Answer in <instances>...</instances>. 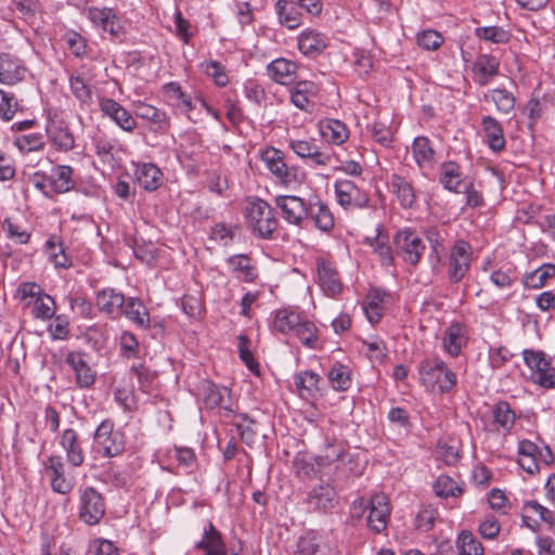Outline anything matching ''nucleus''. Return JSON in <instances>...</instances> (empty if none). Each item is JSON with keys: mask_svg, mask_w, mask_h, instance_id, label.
<instances>
[{"mask_svg": "<svg viewBox=\"0 0 555 555\" xmlns=\"http://www.w3.org/2000/svg\"><path fill=\"white\" fill-rule=\"evenodd\" d=\"M418 375L426 389L440 393L450 392L457 384L456 374L438 356L422 360Z\"/></svg>", "mask_w": 555, "mask_h": 555, "instance_id": "1", "label": "nucleus"}, {"mask_svg": "<svg viewBox=\"0 0 555 555\" xmlns=\"http://www.w3.org/2000/svg\"><path fill=\"white\" fill-rule=\"evenodd\" d=\"M30 183L46 197L53 198L74 190V168L68 165L52 166L49 172L36 171L29 177Z\"/></svg>", "mask_w": 555, "mask_h": 555, "instance_id": "2", "label": "nucleus"}, {"mask_svg": "<svg viewBox=\"0 0 555 555\" xmlns=\"http://www.w3.org/2000/svg\"><path fill=\"white\" fill-rule=\"evenodd\" d=\"M251 233L262 240H273L279 227L274 208L261 198L249 201L245 211Z\"/></svg>", "mask_w": 555, "mask_h": 555, "instance_id": "3", "label": "nucleus"}, {"mask_svg": "<svg viewBox=\"0 0 555 555\" xmlns=\"http://www.w3.org/2000/svg\"><path fill=\"white\" fill-rule=\"evenodd\" d=\"M262 163L276 181L284 186H295L306 179L305 171L298 166H288L284 153L275 147H266L260 155Z\"/></svg>", "mask_w": 555, "mask_h": 555, "instance_id": "4", "label": "nucleus"}, {"mask_svg": "<svg viewBox=\"0 0 555 555\" xmlns=\"http://www.w3.org/2000/svg\"><path fill=\"white\" fill-rule=\"evenodd\" d=\"M125 450V435L115 429L112 420L100 423L93 434V452L103 459L118 456Z\"/></svg>", "mask_w": 555, "mask_h": 555, "instance_id": "5", "label": "nucleus"}, {"mask_svg": "<svg viewBox=\"0 0 555 555\" xmlns=\"http://www.w3.org/2000/svg\"><path fill=\"white\" fill-rule=\"evenodd\" d=\"M524 361L531 370V382L545 389H555V366L543 351L525 349Z\"/></svg>", "mask_w": 555, "mask_h": 555, "instance_id": "6", "label": "nucleus"}, {"mask_svg": "<svg viewBox=\"0 0 555 555\" xmlns=\"http://www.w3.org/2000/svg\"><path fill=\"white\" fill-rule=\"evenodd\" d=\"M106 512L105 499L95 488L86 487L79 490L78 516L89 526L100 524Z\"/></svg>", "mask_w": 555, "mask_h": 555, "instance_id": "7", "label": "nucleus"}, {"mask_svg": "<svg viewBox=\"0 0 555 555\" xmlns=\"http://www.w3.org/2000/svg\"><path fill=\"white\" fill-rule=\"evenodd\" d=\"M334 191L337 204L347 211L364 209L369 206L367 191L349 179H337Z\"/></svg>", "mask_w": 555, "mask_h": 555, "instance_id": "8", "label": "nucleus"}, {"mask_svg": "<svg viewBox=\"0 0 555 555\" xmlns=\"http://www.w3.org/2000/svg\"><path fill=\"white\" fill-rule=\"evenodd\" d=\"M472 258V245L464 240H457L450 250L447 264L448 280L451 284H457L465 278L470 269Z\"/></svg>", "mask_w": 555, "mask_h": 555, "instance_id": "9", "label": "nucleus"}, {"mask_svg": "<svg viewBox=\"0 0 555 555\" xmlns=\"http://www.w3.org/2000/svg\"><path fill=\"white\" fill-rule=\"evenodd\" d=\"M395 244L397 255L401 257L405 263L413 267L420 262L426 248L420 235L410 229L399 231L395 237Z\"/></svg>", "mask_w": 555, "mask_h": 555, "instance_id": "10", "label": "nucleus"}, {"mask_svg": "<svg viewBox=\"0 0 555 555\" xmlns=\"http://www.w3.org/2000/svg\"><path fill=\"white\" fill-rule=\"evenodd\" d=\"M317 274L318 284L327 297L335 298L343 292L344 285L335 262L326 258H318Z\"/></svg>", "mask_w": 555, "mask_h": 555, "instance_id": "11", "label": "nucleus"}, {"mask_svg": "<svg viewBox=\"0 0 555 555\" xmlns=\"http://www.w3.org/2000/svg\"><path fill=\"white\" fill-rule=\"evenodd\" d=\"M469 339L468 326L459 321H452L443 331L441 337L442 350L450 357L456 358L466 348Z\"/></svg>", "mask_w": 555, "mask_h": 555, "instance_id": "12", "label": "nucleus"}, {"mask_svg": "<svg viewBox=\"0 0 555 555\" xmlns=\"http://www.w3.org/2000/svg\"><path fill=\"white\" fill-rule=\"evenodd\" d=\"M305 503L311 511L326 513L338 504V494L330 482H321L307 492Z\"/></svg>", "mask_w": 555, "mask_h": 555, "instance_id": "13", "label": "nucleus"}, {"mask_svg": "<svg viewBox=\"0 0 555 555\" xmlns=\"http://www.w3.org/2000/svg\"><path fill=\"white\" fill-rule=\"evenodd\" d=\"M43 467L54 492L68 494L74 489L75 481L65 475V464L60 455L48 456Z\"/></svg>", "mask_w": 555, "mask_h": 555, "instance_id": "14", "label": "nucleus"}, {"mask_svg": "<svg viewBox=\"0 0 555 555\" xmlns=\"http://www.w3.org/2000/svg\"><path fill=\"white\" fill-rule=\"evenodd\" d=\"M275 206L281 210L283 219L293 225L301 227L308 218V203L295 195H279L274 198Z\"/></svg>", "mask_w": 555, "mask_h": 555, "instance_id": "15", "label": "nucleus"}, {"mask_svg": "<svg viewBox=\"0 0 555 555\" xmlns=\"http://www.w3.org/2000/svg\"><path fill=\"white\" fill-rule=\"evenodd\" d=\"M46 133L52 145L60 152H69L75 147V137L68 124L62 118L49 117Z\"/></svg>", "mask_w": 555, "mask_h": 555, "instance_id": "16", "label": "nucleus"}, {"mask_svg": "<svg viewBox=\"0 0 555 555\" xmlns=\"http://www.w3.org/2000/svg\"><path fill=\"white\" fill-rule=\"evenodd\" d=\"M365 508L369 509L366 519L369 528L375 533L383 532L387 528L390 516L388 498L384 493H376L372 495Z\"/></svg>", "mask_w": 555, "mask_h": 555, "instance_id": "17", "label": "nucleus"}, {"mask_svg": "<svg viewBox=\"0 0 555 555\" xmlns=\"http://www.w3.org/2000/svg\"><path fill=\"white\" fill-rule=\"evenodd\" d=\"M65 363L73 371L77 387L89 389L94 385L96 380V371L89 365L86 359V353L80 351H70L65 357Z\"/></svg>", "mask_w": 555, "mask_h": 555, "instance_id": "18", "label": "nucleus"}, {"mask_svg": "<svg viewBox=\"0 0 555 555\" xmlns=\"http://www.w3.org/2000/svg\"><path fill=\"white\" fill-rule=\"evenodd\" d=\"M125 304V295L113 287H105L99 291L95 296V306L100 312L113 320L119 319L122 315Z\"/></svg>", "mask_w": 555, "mask_h": 555, "instance_id": "19", "label": "nucleus"}, {"mask_svg": "<svg viewBox=\"0 0 555 555\" xmlns=\"http://www.w3.org/2000/svg\"><path fill=\"white\" fill-rule=\"evenodd\" d=\"M319 92L318 86L310 80H300L289 89L291 103L306 113H312L315 104L314 99Z\"/></svg>", "mask_w": 555, "mask_h": 555, "instance_id": "20", "label": "nucleus"}, {"mask_svg": "<svg viewBox=\"0 0 555 555\" xmlns=\"http://www.w3.org/2000/svg\"><path fill=\"white\" fill-rule=\"evenodd\" d=\"M88 18L96 27L108 33L112 37H119L124 34V27L120 17L111 8H90L88 10Z\"/></svg>", "mask_w": 555, "mask_h": 555, "instance_id": "21", "label": "nucleus"}, {"mask_svg": "<svg viewBox=\"0 0 555 555\" xmlns=\"http://www.w3.org/2000/svg\"><path fill=\"white\" fill-rule=\"evenodd\" d=\"M27 74L24 62L10 53L0 54V83L14 86L23 81Z\"/></svg>", "mask_w": 555, "mask_h": 555, "instance_id": "22", "label": "nucleus"}, {"mask_svg": "<svg viewBox=\"0 0 555 555\" xmlns=\"http://www.w3.org/2000/svg\"><path fill=\"white\" fill-rule=\"evenodd\" d=\"M225 541L216 526L208 521L203 529L199 541L194 544V550L202 551L204 555H225Z\"/></svg>", "mask_w": 555, "mask_h": 555, "instance_id": "23", "label": "nucleus"}, {"mask_svg": "<svg viewBox=\"0 0 555 555\" xmlns=\"http://www.w3.org/2000/svg\"><path fill=\"white\" fill-rule=\"evenodd\" d=\"M60 446L66 454L67 462L80 467L85 462V450L79 434L74 428H66L60 437Z\"/></svg>", "mask_w": 555, "mask_h": 555, "instance_id": "24", "label": "nucleus"}, {"mask_svg": "<svg viewBox=\"0 0 555 555\" xmlns=\"http://www.w3.org/2000/svg\"><path fill=\"white\" fill-rule=\"evenodd\" d=\"M101 112L114 120L122 130L131 132L137 127L134 117L117 101L103 98L100 100Z\"/></svg>", "mask_w": 555, "mask_h": 555, "instance_id": "25", "label": "nucleus"}, {"mask_svg": "<svg viewBox=\"0 0 555 555\" xmlns=\"http://www.w3.org/2000/svg\"><path fill=\"white\" fill-rule=\"evenodd\" d=\"M289 147L298 157L308 159L312 166H326L331 162L330 154L320 151L313 141L291 140Z\"/></svg>", "mask_w": 555, "mask_h": 555, "instance_id": "26", "label": "nucleus"}, {"mask_svg": "<svg viewBox=\"0 0 555 555\" xmlns=\"http://www.w3.org/2000/svg\"><path fill=\"white\" fill-rule=\"evenodd\" d=\"M411 149L413 159L424 175L434 169L436 164V151L427 137H416Z\"/></svg>", "mask_w": 555, "mask_h": 555, "instance_id": "27", "label": "nucleus"}, {"mask_svg": "<svg viewBox=\"0 0 555 555\" xmlns=\"http://www.w3.org/2000/svg\"><path fill=\"white\" fill-rule=\"evenodd\" d=\"M306 314L295 308L288 307L274 312L272 330L281 334H294Z\"/></svg>", "mask_w": 555, "mask_h": 555, "instance_id": "28", "label": "nucleus"}, {"mask_svg": "<svg viewBox=\"0 0 555 555\" xmlns=\"http://www.w3.org/2000/svg\"><path fill=\"white\" fill-rule=\"evenodd\" d=\"M439 183L451 193H459L464 181V172L460 164L454 160L442 162L438 169Z\"/></svg>", "mask_w": 555, "mask_h": 555, "instance_id": "29", "label": "nucleus"}, {"mask_svg": "<svg viewBox=\"0 0 555 555\" xmlns=\"http://www.w3.org/2000/svg\"><path fill=\"white\" fill-rule=\"evenodd\" d=\"M327 47V38L314 30L306 29L298 36V49L308 57H315L320 55Z\"/></svg>", "mask_w": 555, "mask_h": 555, "instance_id": "30", "label": "nucleus"}, {"mask_svg": "<svg viewBox=\"0 0 555 555\" xmlns=\"http://www.w3.org/2000/svg\"><path fill=\"white\" fill-rule=\"evenodd\" d=\"M135 181L147 192L156 191L163 183L162 170L152 163L138 164L135 171Z\"/></svg>", "mask_w": 555, "mask_h": 555, "instance_id": "31", "label": "nucleus"}, {"mask_svg": "<svg viewBox=\"0 0 555 555\" xmlns=\"http://www.w3.org/2000/svg\"><path fill=\"white\" fill-rule=\"evenodd\" d=\"M308 217H310L314 225L323 231L328 232L334 228V216L330 207L320 198L314 197L308 202Z\"/></svg>", "mask_w": 555, "mask_h": 555, "instance_id": "32", "label": "nucleus"}, {"mask_svg": "<svg viewBox=\"0 0 555 555\" xmlns=\"http://www.w3.org/2000/svg\"><path fill=\"white\" fill-rule=\"evenodd\" d=\"M122 315L141 330H147L151 326L149 309L143 301L137 297L126 298Z\"/></svg>", "mask_w": 555, "mask_h": 555, "instance_id": "33", "label": "nucleus"}, {"mask_svg": "<svg viewBox=\"0 0 555 555\" xmlns=\"http://www.w3.org/2000/svg\"><path fill=\"white\" fill-rule=\"evenodd\" d=\"M297 69L296 63L284 57H278L267 65L268 76L279 85H289Z\"/></svg>", "mask_w": 555, "mask_h": 555, "instance_id": "34", "label": "nucleus"}, {"mask_svg": "<svg viewBox=\"0 0 555 555\" xmlns=\"http://www.w3.org/2000/svg\"><path fill=\"white\" fill-rule=\"evenodd\" d=\"M348 451V446L345 442L337 440L328 441L322 452L314 457V461L320 467L335 464V469H340V462Z\"/></svg>", "mask_w": 555, "mask_h": 555, "instance_id": "35", "label": "nucleus"}, {"mask_svg": "<svg viewBox=\"0 0 555 555\" xmlns=\"http://www.w3.org/2000/svg\"><path fill=\"white\" fill-rule=\"evenodd\" d=\"M295 0H278L275 11L279 23L287 29H297L302 24V14Z\"/></svg>", "mask_w": 555, "mask_h": 555, "instance_id": "36", "label": "nucleus"}, {"mask_svg": "<svg viewBox=\"0 0 555 555\" xmlns=\"http://www.w3.org/2000/svg\"><path fill=\"white\" fill-rule=\"evenodd\" d=\"M229 267L236 279L245 283H253L258 278V269L251 263V259L244 254L233 255L227 259Z\"/></svg>", "mask_w": 555, "mask_h": 555, "instance_id": "37", "label": "nucleus"}, {"mask_svg": "<svg viewBox=\"0 0 555 555\" xmlns=\"http://www.w3.org/2000/svg\"><path fill=\"white\" fill-rule=\"evenodd\" d=\"M390 190L396 194L402 208H412L416 204V193L410 181L400 175H392L389 182Z\"/></svg>", "mask_w": 555, "mask_h": 555, "instance_id": "38", "label": "nucleus"}, {"mask_svg": "<svg viewBox=\"0 0 555 555\" xmlns=\"http://www.w3.org/2000/svg\"><path fill=\"white\" fill-rule=\"evenodd\" d=\"M390 295L382 289L374 287L370 289L364 302V313L371 324H376L380 321L384 314V302Z\"/></svg>", "mask_w": 555, "mask_h": 555, "instance_id": "39", "label": "nucleus"}, {"mask_svg": "<svg viewBox=\"0 0 555 555\" xmlns=\"http://www.w3.org/2000/svg\"><path fill=\"white\" fill-rule=\"evenodd\" d=\"M481 127L487 138L488 145L493 152H501L505 149V138L502 125L498 119L488 115L481 119Z\"/></svg>", "mask_w": 555, "mask_h": 555, "instance_id": "40", "label": "nucleus"}, {"mask_svg": "<svg viewBox=\"0 0 555 555\" xmlns=\"http://www.w3.org/2000/svg\"><path fill=\"white\" fill-rule=\"evenodd\" d=\"M320 133L327 142L340 145L349 138V129L338 119H325L319 122Z\"/></svg>", "mask_w": 555, "mask_h": 555, "instance_id": "41", "label": "nucleus"}, {"mask_svg": "<svg viewBox=\"0 0 555 555\" xmlns=\"http://www.w3.org/2000/svg\"><path fill=\"white\" fill-rule=\"evenodd\" d=\"M500 62L491 54H480L475 63L474 70L477 74V83L480 86L488 85L493 77L499 74Z\"/></svg>", "mask_w": 555, "mask_h": 555, "instance_id": "42", "label": "nucleus"}, {"mask_svg": "<svg viewBox=\"0 0 555 555\" xmlns=\"http://www.w3.org/2000/svg\"><path fill=\"white\" fill-rule=\"evenodd\" d=\"M553 278H555V264L545 262L535 270L526 272L522 275L521 283L527 289H540Z\"/></svg>", "mask_w": 555, "mask_h": 555, "instance_id": "43", "label": "nucleus"}, {"mask_svg": "<svg viewBox=\"0 0 555 555\" xmlns=\"http://www.w3.org/2000/svg\"><path fill=\"white\" fill-rule=\"evenodd\" d=\"M69 88L74 98L79 102L81 108L89 107L93 101L92 87L80 74H70Z\"/></svg>", "mask_w": 555, "mask_h": 555, "instance_id": "44", "label": "nucleus"}, {"mask_svg": "<svg viewBox=\"0 0 555 555\" xmlns=\"http://www.w3.org/2000/svg\"><path fill=\"white\" fill-rule=\"evenodd\" d=\"M367 243L374 253L378 255L382 266L389 267L393 263L392 249L389 245L388 236L383 234L382 225L376 228L375 236L369 237Z\"/></svg>", "mask_w": 555, "mask_h": 555, "instance_id": "45", "label": "nucleus"}, {"mask_svg": "<svg viewBox=\"0 0 555 555\" xmlns=\"http://www.w3.org/2000/svg\"><path fill=\"white\" fill-rule=\"evenodd\" d=\"M202 395L207 409L227 408L224 405V399L229 396L227 387H219L210 380H204L202 383Z\"/></svg>", "mask_w": 555, "mask_h": 555, "instance_id": "46", "label": "nucleus"}, {"mask_svg": "<svg viewBox=\"0 0 555 555\" xmlns=\"http://www.w3.org/2000/svg\"><path fill=\"white\" fill-rule=\"evenodd\" d=\"M293 555H326L322 545V538L314 531L299 537Z\"/></svg>", "mask_w": 555, "mask_h": 555, "instance_id": "47", "label": "nucleus"}, {"mask_svg": "<svg viewBox=\"0 0 555 555\" xmlns=\"http://www.w3.org/2000/svg\"><path fill=\"white\" fill-rule=\"evenodd\" d=\"M44 249L55 268L67 269L72 267V259L67 256L63 244L56 236L53 235L46 242Z\"/></svg>", "mask_w": 555, "mask_h": 555, "instance_id": "48", "label": "nucleus"}, {"mask_svg": "<svg viewBox=\"0 0 555 555\" xmlns=\"http://www.w3.org/2000/svg\"><path fill=\"white\" fill-rule=\"evenodd\" d=\"M134 113L137 117L147 120L155 125L156 129H164L168 126L167 114L153 105L143 102H138L135 104Z\"/></svg>", "mask_w": 555, "mask_h": 555, "instance_id": "49", "label": "nucleus"}, {"mask_svg": "<svg viewBox=\"0 0 555 555\" xmlns=\"http://www.w3.org/2000/svg\"><path fill=\"white\" fill-rule=\"evenodd\" d=\"M299 341L309 349H318L319 347V330L317 325L310 321L307 315L300 322V325L293 334Z\"/></svg>", "mask_w": 555, "mask_h": 555, "instance_id": "50", "label": "nucleus"}, {"mask_svg": "<svg viewBox=\"0 0 555 555\" xmlns=\"http://www.w3.org/2000/svg\"><path fill=\"white\" fill-rule=\"evenodd\" d=\"M486 101L494 103L496 109L503 114H509L516 104V98L509 91L504 88H495L485 94Z\"/></svg>", "mask_w": 555, "mask_h": 555, "instance_id": "51", "label": "nucleus"}, {"mask_svg": "<svg viewBox=\"0 0 555 555\" xmlns=\"http://www.w3.org/2000/svg\"><path fill=\"white\" fill-rule=\"evenodd\" d=\"M459 555H483L482 543L468 530L459 533L455 541Z\"/></svg>", "mask_w": 555, "mask_h": 555, "instance_id": "52", "label": "nucleus"}, {"mask_svg": "<svg viewBox=\"0 0 555 555\" xmlns=\"http://www.w3.org/2000/svg\"><path fill=\"white\" fill-rule=\"evenodd\" d=\"M330 384L337 391H345L351 386V371L349 366L335 363L327 374Z\"/></svg>", "mask_w": 555, "mask_h": 555, "instance_id": "53", "label": "nucleus"}, {"mask_svg": "<svg viewBox=\"0 0 555 555\" xmlns=\"http://www.w3.org/2000/svg\"><path fill=\"white\" fill-rule=\"evenodd\" d=\"M33 305V317L42 321L51 320L56 311V304L52 296L42 293Z\"/></svg>", "mask_w": 555, "mask_h": 555, "instance_id": "54", "label": "nucleus"}, {"mask_svg": "<svg viewBox=\"0 0 555 555\" xmlns=\"http://www.w3.org/2000/svg\"><path fill=\"white\" fill-rule=\"evenodd\" d=\"M517 280V269L513 264H505L494 270L490 275L491 283L500 289L512 287Z\"/></svg>", "mask_w": 555, "mask_h": 555, "instance_id": "55", "label": "nucleus"}, {"mask_svg": "<svg viewBox=\"0 0 555 555\" xmlns=\"http://www.w3.org/2000/svg\"><path fill=\"white\" fill-rule=\"evenodd\" d=\"M14 145L22 153L41 151L46 146L44 138L41 133L20 134L14 138Z\"/></svg>", "mask_w": 555, "mask_h": 555, "instance_id": "56", "label": "nucleus"}, {"mask_svg": "<svg viewBox=\"0 0 555 555\" xmlns=\"http://www.w3.org/2000/svg\"><path fill=\"white\" fill-rule=\"evenodd\" d=\"M493 418L503 430L509 431L515 424V413L506 401L498 402L493 408Z\"/></svg>", "mask_w": 555, "mask_h": 555, "instance_id": "57", "label": "nucleus"}, {"mask_svg": "<svg viewBox=\"0 0 555 555\" xmlns=\"http://www.w3.org/2000/svg\"><path fill=\"white\" fill-rule=\"evenodd\" d=\"M119 353L126 359H138L140 358L141 346L137 336L128 331L120 334L119 339Z\"/></svg>", "mask_w": 555, "mask_h": 555, "instance_id": "58", "label": "nucleus"}, {"mask_svg": "<svg viewBox=\"0 0 555 555\" xmlns=\"http://www.w3.org/2000/svg\"><path fill=\"white\" fill-rule=\"evenodd\" d=\"M434 491L440 498H457L462 495L463 488L451 477L441 475L434 483Z\"/></svg>", "mask_w": 555, "mask_h": 555, "instance_id": "59", "label": "nucleus"}, {"mask_svg": "<svg viewBox=\"0 0 555 555\" xmlns=\"http://www.w3.org/2000/svg\"><path fill=\"white\" fill-rule=\"evenodd\" d=\"M157 250V247L152 242L134 240L133 254L137 259L147 266L155 264Z\"/></svg>", "mask_w": 555, "mask_h": 555, "instance_id": "60", "label": "nucleus"}, {"mask_svg": "<svg viewBox=\"0 0 555 555\" xmlns=\"http://www.w3.org/2000/svg\"><path fill=\"white\" fill-rule=\"evenodd\" d=\"M319 380L320 376L317 373L304 371L296 376L295 385L302 397L312 396L318 390Z\"/></svg>", "mask_w": 555, "mask_h": 555, "instance_id": "61", "label": "nucleus"}, {"mask_svg": "<svg viewBox=\"0 0 555 555\" xmlns=\"http://www.w3.org/2000/svg\"><path fill=\"white\" fill-rule=\"evenodd\" d=\"M201 69L210 76L218 87H225L229 83V77L225 67L218 61H204L199 64Z\"/></svg>", "mask_w": 555, "mask_h": 555, "instance_id": "62", "label": "nucleus"}, {"mask_svg": "<svg viewBox=\"0 0 555 555\" xmlns=\"http://www.w3.org/2000/svg\"><path fill=\"white\" fill-rule=\"evenodd\" d=\"M475 35L482 40L493 43H505L509 40L511 35L507 30L500 26L477 27Z\"/></svg>", "mask_w": 555, "mask_h": 555, "instance_id": "63", "label": "nucleus"}, {"mask_svg": "<svg viewBox=\"0 0 555 555\" xmlns=\"http://www.w3.org/2000/svg\"><path fill=\"white\" fill-rule=\"evenodd\" d=\"M438 515L437 508L430 505L424 506L415 516V528L421 532L430 531L436 524Z\"/></svg>", "mask_w": 555, "mask_h": 555, "instance_id": "64", "label": "nucleus"}]
</instances>
